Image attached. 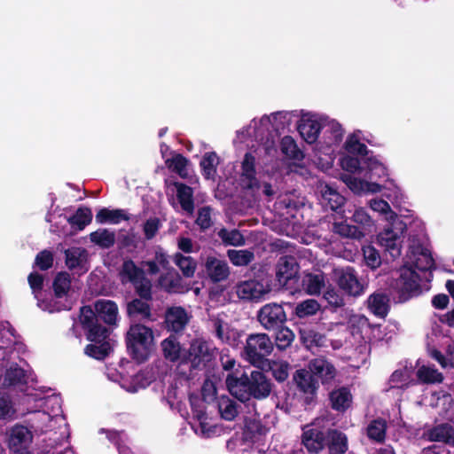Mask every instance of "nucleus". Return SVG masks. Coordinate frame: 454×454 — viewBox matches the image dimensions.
Instances as JSON below:
<instances>
[{
    "label": "nucleus",
    "mask_w": 454,
    "mask_h": 454,
    "mask_svg": "<svg viewBox=\"0 0 454 454\" xmlns=\"http://www.w3.org/2000/svg\"><path fill=\"white\" fill-rule=\"evenodd\" d=\"M27 412L34 413L30 427L35 435H47L43 440L46 448L57 449L69 438L68 425L61 414V400L58 395L44 396L39 390H33L24 396Z\"/></svg>",
    "instance_id": "obj_1"
},
{
    "label": "nucleus",
    "mask_w": 454,
    "mask_h": 454,
    "mask_svg": "<svg viewBox=\"0 0 454 454\" xmlns=\"http://www.w3.org/2000/svg\"><path fill=\"white\" fill-rule=\"evenodd\" d=\"M433 266L434 260L427 248L415 242L409 246L405 262L399 270L398 277L390 284L399 295L400 301H405L419 293L420 283L428 279V271Z\"/></svg>",
    "instance_id": "obj_2"
},
{
    "label": "nucleus",
    "mask_w": 454,
    "mask_h": 454,
    "mask_svg": "<svg viewBox=\"0 0 454 454\" xmlns=\"http://www.w3.org/2000/svg\"><path fill=\"white\" fill-rule=\"evenodd\" d=\"M299 111H278L263 115L260 119H253L248 127L242 131L259 143L260 148L268 155L275 151V138L281 130L288 127L294 118L299 116Z\"/></svg>",
    "instance_id": "obj_3"
},
{
    "label": "nucleus",
    "mask_w": 454,
    "mask_h": 454,
    "mask_svg": "<svg viewBox=\"0 0 454 454\" xmlns=\"http://www.w3.org/2000/svg\"><path fill=\"white\" fill-rule=\"evenodd\" d=\"M368 207L377 213L389 226H387L378 236L380 245L393 258L401 255L403 233L406 223L392 210L387 201L380 198H373L368 200Z\"/></svg>",
    "instance_id": "obj_4"
},
{
    "label": "nucleus",
    "mask_w": 454,
    "mask_h": 454,
    "mask_svg": "<svg viewBox=\"0 0 454 454\" xmlns=\"http://www.w3.org/2000/svg\"><path fill=\"white\" fill-rule=\"evenodd\" d=\"M226 386L229 392L242 402L250 396L256 399L265 398L271 390L270 380L260 371H253L249 377L238 378L233 374H228Z\"/></svg>",
    "instance_id": "obj_5"
},
{
    "label": "nucleus",
    "mask_w": 454,
    "mask_h": 454,
    "mask_svg": "<svg viewBox=\"0 0 454 454\" xmlns=\"http://www.w3.org/2000/svg\"><path fill=\"white\" fill-rule=\"evenodd\" d=\"M322 130L323 135L315 146V153L319 156V160H324L321 168L326 169L333 164L342 142L344 129L336 120L326 116Z\"/></svg>",
    "instance_id": "obj_6"
},
{
    "label": "nucleus",
    "mask_w": 454,
    "mask_h": 454,
    "mask_svg": "<svg viewBox=\"0 0 454 454\" xmlns=\"http://www.w3.org/2000/svg\"><path fill=\"white\" fill-rule=\"evenodd\" d=\"M127 347L136 361H145L154 349L152 329L143 325H132L127 333Z\"/></svg>",
    "instance_id": "obj_7"
},
{
    "label": "nucleus",
    "mask_w": 454,
    "mask_h": 454,
    "mask_svg": "<svg viewBox=\"0 0 454 454\" xmlns=\"http://www.w3.org/2000/svg\"><path fill=\"white\" fill-rule=\"evenodd\" d=\"M273 350V343L266 333L250 334L244 348V357L252 364H260Z\"/></svg>",
    "instance_id": "obj_8"
},
{
    "label": "nucleus",
    "mask_w": 454,
    "mask_h": 454,
    "mask_svg": "<svg viewBox=\"0 0 454 454\" xmlns=\"http://www.w3.org/2000/svg\"><path fill=\"white\" fill-rule=\"evenodd\" d=\"M120 278L123 284L131 283L142 298L149 299L151 297V283L145 278L144 270L137 267L133 261L123 262L120 270Z\"/></svg>",
    "instance_id": "obj_9"
},
{
    "label": "nucleus",
    "mask_w": 454,
    "mask_h": 454,
    "mask_svg": "<svg viewBox=\"0 0 454 454\" xmlns=\"http://www.w3.org/2000/svg\"><path fill=\"white\" fill-rule=\"evenodd\" d=\"M189 401L193 417L198 422L192 425L195 434L204 438H211L217 435L220 433V429L216 425L212 424L207 417L205 400L192 395L189 397Z\"/></svg>",
    "instance_id": "obj_10"
},
{
    "label": "nucleus",
    "mask_w": 454,
    "mask_h": 454,
    "mask_svg": "<svg viewBox=\"0 0 454 454\" xmlns=\"http://www.w3.org/2000/svg\"><path fill=\"white\" fill-rule=\"evenodd\" d=\"M298 117H300V120L297 124V130L301 138L308 144L316 143L326 120V115L301 110Z\"/></svg>",
    "instance_id": "obj_11"
},
{
    "label": "nucleus",
    "mask_w": 454,
    "mask_h": 454,
    "mask_svg": "<svg viewBox=\"0 0 454 454\" xmlns=\"http://www.w3.org/2000/svg\"><path fill=\"white\" fill-rule=\"evenodd\" d=\"M215 355V348L212 344L197 339L191 343L188 353L184 355V360L190 362L193 368L204 369L211 365Z\"/></svg>",
    "instance_id": "obj_12"
},
{
    "label": "nucleus",
    "mask_w": 454,
    "mask_h": 454,
    "mask_svg": "<svg viewBox=\"0 0 454 454\" xmlns=\"http://www.w3.org/2000/svg\"><path fill=\"white\" fill-rule=\"evenodd\" d=\"M447 335L443 333L442 329V325L435 324L432 327V334L427 335V350L429 355L435 359L443 368L447 367H454V348H449L447 351V356H444L441 354V352L436 348L437 346L441 344L447 343V340L444 341V339Z\"/></svg>",
    "instance_id": "obj_13"
},
{
    "label": "nucleus",
    "mask_w": 454,
    "mask_h": 454,
    "mask_svg": "<svg viewBox=\"0 0 454 454\" xmlns=\"http://www.w3.org/2000/svg\"><path fill=\"white\" fill-rule=\"evenodd\" d=\"M323 419H316L302 427L301 443L310 454H318L325 446Z\"/></svg>",
    "instance_id": "obj_14"
},
{
    "label": "nucleus",
    "mask_w": 454,
    "mask_h": 454,
    "mask_svg": "<svg viewBox=\"0 0 454 454\" xmlns=\"http://www.w3.org/2000/svg\"><path fill=\"white\" fill-rule=\"evenodd\" d=\"M270 291V284L266 279L246 280L236 286L238 297L249 301H261Z\"/></svg>",
    "instance_id": "obj_15"
},
{
    "label": "nucleus",
    "mask_w": 454,
    "mask_h": 454,
    "mask_svg": "<svg viewBox=\"0 0 454 454\" xmlns=\"http://www.w3.org/2000/svg\"><path fill=\"white\" fill-rule=\"evenodd\" d=\"M333 277L340 288L352 296H359L364 292V284L358 279L351 267H340L333 270Z\"/></svg>",
    "instance_id": "obj_16"
},
{
    "label": "nucleus",
    "mask_w": 454,
    "mask_h": 454,
    "mask_svg": "<svg viewBox=\"0 0 454 454\" xmlns=\"http://www.w3.org/2000/svg\"><path fill=\"white\" fill-rule=\"evenodd\" d=\"M79 320L87 331V339L90 341L103 340L108 336V330L97 324L95 311L90 306L81 309Z\"/></svg>",
    "instance_id": "obj_17"
},
{
    "label": "nucleus",
    "mask_w": 454,
    "mask_h": 454,
    "mask_svg": "<svg viewBox=\"0 0 454 454\" xmlns=\"http://www.w3.org/2000/svg\"><path fill=\"white\" fill-rule=\"evenodd\" d=\"M258 320L265 329L271 330L281 325L286 320V315L281 305L268 303L259 310Z\"/></svg>",
    "instance_id": "obj_18"
},
{
    "label": "nucleus",
    "mask_w": 454,
    "mask_h": 454,
    "mask_svg": "<svg viewBox=\"0 0 454 454\" xmlns=\"http://www.w3.org/2000/svg\"><path fill=\"white\" fill-rule=\"evenodd\" d=\"M255 157L252 153H247L241 162L240 183L243 188L251 190L255 193L260 189L259 182L255 176Z\"/></svg>",
    "instance_id": "obj_19"
},
{
    "label": "nucleus",
    "mask_w": 454,
    "mask_h": 454,
    "mask_svg": "<svg viewBox=\"0 0 454 454\" xmlns=\"http://www.w3.org/2000/svg\"><path fill=\"white\" fill-rule=\"evenodd\" d=\"M308 367L309 372L321 380L322 384L331 383L337 374L334 365L325 357L310 360Z\"/></svg>",
    "instance_id": "obj_20"
},
{
    "label": "nucleus",
    "mask_w": 454,
    "mask_h": 454,
    "mask_svg": "<svg viewBox=\"0 0 454 454\" xmlns=\"http://www.w3.org/2000/svg\"><path fill=\"white\" fill-rule=\"evenodd\" d=\"M317 192L319 195V200L323 207H329L335 211L345 202V199L335 188L325 182H319L317 186Z\"/></svg>",
    "instance_id": "obj_21"
},
{
    "label": "nucleus",
    "mask_w": 454,
    "mask_h": 454,
    "mask_svg": "<svg viewBox=\"0 0 454 454\" xmlns=\"http://www.w3.org/2000/svg\"><path fill=\"white\" fill-rule=\"evenodd\" d=\"M43 278L42 275L38 273H31L28 277V283L35 294V297L38 300V306L43 309L49 311L50 313L58 312L60 310L70 309V303L66 301L65 303L57 304L51 303V301H41L38 296L43 286Z\"/></svg>",
    "instance_id": "obj_22"
},
{
    "label": "nucleus",
    "mask_w": 454,
    "mask_h": 454,
    "mask_svg": "<svg viewBox=\"0 0 454 454\" xmlns=\"http://www.w3.org/2000/svg\"><path fill=\"white\" fill-rule=\"evenodd\" d=\"M33 434V432L24 426H14L9 433L8 443L10 449L14 452L26 450L32 442Z\"/></svg>",
    "instance_id": "obj_23"
},
{
    "label": "nucleus",
    "mask_w": 454,
    "mask_h": 454,
    "mask_svg": "<svg viewBox=\"0 0 454 454\" xmlns=\"http://www.w3.org/2000/svg\"><path fill=\"white\" fill-rule=\"evenodd\" d=\"M342 180L347 186L356 194L379 193L382 186L375 182L360 179L350 175H343Z\"/></svg>",
    "instance_id": "obj_24"
},
{
    "label": "nucleus",
    "mask_w": 454,
    "mask_h": 454,
    "mask_svg": "<svg viewBox=\"0 0 454 454\" xmlns=\"http://www.w3.org/2000/svg\"><path fill=\"white\" fill-rule=\"evenodd\" d=\"M414 382V368L411 363H406L403 367L396 369L390 376L388 382L390 387L387 391L407 387Z\"/></svg>",
    "instance_id": "obj_25"
},
{
    "label": "nucleus",
    "mask_w": 454,
    "mask_h": 454,
    "mask_svg": "<svg viewBox=\"0 0 454 454\" xmlns=\"http://www.w3.org/2000/svg\"><path fill=\"white\" fill-rule=\"evenodd\" d=\"M205 269L207 277L213 282H220L226 279L230 274L229 266L223 260L214 256L207 258Z\"/></svg>",
    "instance_id": "obj_26"
},
{
    "label": "nucleus",
    "mask_w": 454,
    "mask_h": 454,
    "mask_svg": "<svg viewBox=\"0 0 454 454\" xmlns=\"http://www.w3.org/2000/svg\"><path fill=\"white\" fill-rule=\"evenodd\" d=\"M298 271V265L294 257H281L277 264L276 277L281 286H286Z\"/></svg>",
    "instance_id": "obj_27"
},
{
    "label": "nucleus",
    "mask_w": 454,
    "mask_h": 454,
    "mask_svg": "<svg viewBox=\"0 0 454 454\" xmlns=\"http://www.w3.org/2000/svg\"><path fill=\"white\" fill-rule=\"evenodd\" d=\"M88 254L84 248L72 247L66 251V263L70 270H77L79 273L88 270Z\"/></svg>",
    "instance_id": "obj_28"
},
{
    "label": "nucleus",
    "mask_w": 454,
    "mask_h": 454,
    "mask_svg": "<svg viewBox=\"0 0 454 454\" xmlns=\"http://www.w3.org/2000/svg\"><path fill=\"white\" fill-rule=\"evenodd\" d=\"M95 311L106 324L115 325L118 320V307L110 300H98L95 302Z\"/></svg>",
    "instance_id": "obj_29"
},
{
    "label": "nucleus",
    "mask_w": 454,
    "mask_h": 454,
    "mask_svg": "<svg viewBox=\"0 0 454 454\" xmlns=\"http://www.w3.org/2000/svg\"><path fill=\"white\" fill-rule=\"evenodd\" d=\"M189 321L186 311L181 307L170 308L166 314V324L173 332L182 331Z\"/></svg>",
    "instance_id": "obj_30"
},
{
    "label": "nucleus",
    "mask_w": 454,
    "mask_h": 454,
    "mask_svg": "<svg viewBox=\"0 0 454 454\" xmlns=\"http://www.w3.org/2000/svg\"><path fill=\"white\" fill-rule=\"evenodd\" d=\"M294 380L297 387L304 394L313 395L318 387V383L314 379L312 373L304 369L295 372Z\"/></svg>",
    "instance_id": "obj_31"
},
{
    "label": "nucleus",
    "mask_w": 454,
    "mask_h": 454,
    "mask_svg": "<svg viewBox=\"0 0 454 454\" xmlns=\"http://www.w3.org/2000/svg\"><path fill=\"white\" fill-rule=\"evenodd\" d=\"M217 337L224 343L236 347L240 342V333L231 327L227 323L216 320L215 322Z\"/></svg>",
    "instance_id": "obj_32"
},
{
    "label": "nucleus",
    "mask_w": 454,
    "mask_h": 454,
    "mask_svg": "<svg viewBox=\"0 0 454 454\" xmlns=\"http://www.w3.org/2000/svg\"><path fill=\"white\" fill-rule=\"evenodd\" d=\"M329 454H344L348 450L347 435L338 430H330L327 433V442Z\"/></svg>",
    "instance_id": "obj_33"
},
{
    "label": "nucleus",
    "mask_w": 454,
    "mask_h": 454,
    "mask_svg": "<svg viewBox=\"0 0 454 454\" xmlns=\"http://www.w3.org/2000/svg\"><path fill=\"white\" fill-rule=\"evenodd\" d=\"M428 440L454 444V428L449 424H440L427 432Z\"/></svg>",
    "instance_id": "obj_34"
},
{
    "label": "nucleus",
    "mask_w": 454,
    "mask_h": 454,
    "mask_svg": "<svg viewBox=\"0 0 454 454\" xmlns=\"http://www.w3.org/2000/svg\"><path fill=\"white\" fill-rule=\"evenodd\" d=\"M70 284H71V280H70V277L67 273L60 272L57 275V277L54 279V283H53L55 296H56V299H58V300H61L63 298H65V299H64V301H51L52 304H54V303L61 304V303H65L67 301V302L70 303V306L72 305L71 301H68L67 298V293L70 289Z\"/></svg>",
    "instance_id": "obj_35"
},
{
    "label": "nucleus",
    "mask_w": 454,
    "mask_h": 454,
    "mask_svg": "<svg viewBox=\"0 0 454 454\" xmlns=\"http://www.w3.org/2000/svg\"><path fill=\"white\" fill-rule=\"evenodd\" d=\"M129 220V215L123 209L101 208L96 215V221L98 223L118 224L122 221Z\"/></svg>",
    "instance_id": "obj_36"
},
{
    "label": "nucleus",
    "mask_w": 454,
    "mask_h": 454,
    "mask_svg": "<svg viewBox=\"0 0 454 454\" xmlns=\"http://www.w3.org/2000/svg\"><path fill=\"white\" fill-rule=\"evenodd\" d=\"M175 186L176 188V197L181 208L189 215H192L194 205L192 188L181 183H175Z\"/></svg>",
    "instance_id": "obj_37"
},
{
    "label": "nucleus",
    "mask_w": 454,
    "mask_h": 454,
    "mask_svg": "<svg viewBox=\"0 0 454 454\" xmlns=\"http://www.w3.org/2000/svg\"><path fill=\"white\" fill-rule=\"evenodd\" d=\"M161 348L166 359L171 362L184 360L185 354H184V352L182 351L180 343L176 340L175 337L170 336L165 339L161 342Z\"/></svg>",
    "instance_id": "obj_38"
},
{
    "label": "nucleus",
    "mask_w": 454,
    "mask_h": 454,
    "mask_svg": "<svg viewBox=\"0 0 454 454\" xmlns=\"http://www.w3.org/2000/svg\"><path fill=\"white\" fill-rule=\"evenodd\" d=\"M363 135L360 130H356L347 137L344 143L345 150L351 154L366 157V145L362 142Z\"/></svg>",
    "instance_id": "obj_39"
},
{
    "label": "nucleus",
    "mask_w": 454,
    "mask_h": 454,
    "mask_svg": "<svg viewBox=\"0 0 454 454\" xmlns=\"http://www.w3.org/2000/svg\"><path fill=\"white\" fill-rule=\"evenodd\" d=\"M330 400L334 410L343 411L350 406L352 395L347 387H340L331 393Z\"/></svg>",
    "instance_id": "obj_40"
},
{
    "label": "nucleus",
    "mask_w": 454,
    "mask_h": 454,
    "mask_svg": "<svg viewBox=\"0 0 454 454\" xmlns=\"http://www.w3.org/2000/svg\"><path fill=\"white\" fill-rule=\"evenodd\" d=\"M168 168L176 173L180 177L186 178L189 176V161L180 153H174L171 158L165 160Z\"/></svg>",
    "instance_id": "obj_41"
},
{
    "label": "nucleus",
    "mask_w": 454,
    "mask_h": 454,
    "mask_svg": "<svg viewBox=\"0 0 454 454\" xmlns=\"http://www.w3.org/2000/svg\"><path fill=\"white\" fill-rule=\"evenodd\" d=\"M325 285V276L321 272L309 273L302 278V286L310 295L319 294Z\"/></svg>",
    "instance_id": "obj_42"
},
{
    "label": "nucleus",
    "mask_w": 454,
    "mask_h": 454,
    "mask_svg": "<svg viewBox=\"0 0 454 454\" xmlns=\"http://www.w3.org/2000/svg\"><path fill=\"white\" fill-rule=\"evenodd\" d=\"M107 338L108 336L103 340L94 341V344L87 345L84 349L85 354L98 360L104 359L112 348L110 340Z\"/></svg>",
    "instance_id": "obj_43"
},
{
    "label": "nucleus",
    "mask_w": 454,
    "mask_h": 454,
    "mask_svg": "<svg viewBox=\"0 0 454 454\" xmlns=\"http://www.w3.org/2000/svg\"><path fill=\"white\" fill-rule=\"evenodd\" d=\"M218 164L219 158L215 153L210 152L205 153L200 160V168L203 176L208 180L215 179Z\"/></svg>",
    "instance_id": "obj_44"
},
{
    "label": "nucleus",
    "mask_w": 454,
    "mask_h": 454,
    "mask_svg": "<svg viewBox=\"0 0 454 454\" xmlns=\"http://www.w3.org/2000/svg\"><path fill=\"white\" fill-rule=\"evenodd\" d=\"M368 308L376 316L384 317L388 310V299L381 294H375L368 298Z\"/></svg>",
    "instance_id": "obj_45"
},
{
    "label": "nucleus",
    "mask_w": 454,
    "mask_h": 454,
    "mask_svg": "<svg viewBox=\"0 0 454 454\" xmlns=\"http://www.w3.org/2000/svg\"><path fill=\"white\" fill-rule=\"evenodd\" d=\"M387 423L384 419H378L371 421L366 427V434L370 440L375 442H382L386 437Z\"/></svg>",
    "instance_id": "obj_46"
},
{
    "label": "nucleus",
    "mask_w": 454,
    "mask_h": 454,
    "mask_svg": "<svg viewBox=\"0 0 454 454\" xmlns=\"http://www.w3.org/2000/svg\"><path fill=\"white\" fill-rule=\"evenodd\" d=\"M218 411L225 420H232L239 413L237 403L228 396H221L218 400Z\"/></svg>",
    "instance_id": "obj_47"
},
{
    "label": "nucleus",
    "mask_w": 454,
    "mask_h": 454,
    "mask_svg": "<svg viewBox=\"0 0 454 454\" xmlns=\"http://www.w3.org/2000/svg\"><path fill=\"white\" fill-rule=\"evenodd\" d=\"M91 242L103 248H109L115 242V232L107 229H98L90 235Z\"/></svg>",
    "instance_id": "obj_48"
},
{
    "label": "nucleus",
    "mask_w": 454,
    "mask_h": 454,
    "mask_svg": "<svg viewBox=\"0 0 454 454\" xmlns=\"http://www.w3.org/2000/svg\"><path fill=\"white\" fill-rule=\"evenodd\" d=\"M363 162L365 164L364 176L368 179L372 180L375 177L380 178L387 176L386 168L376 158L367 157Z\"/></svg>",
    "instance_id": "obj_49"
},
{
    "label": "nucleus",
    "mask_w": 454,
    "mask_h": 454,
    "mask_svg": "<svg viewBox=\"0 0 454 454\" xmlns=\"http://www.w3.org/2000/svg\"><path fill=\"white\" fill-rule=\"evenodd\" d=\"M333 232L345 237L356 239H360L364 237V232L358 227L348 223L346 221L341 223H335L333 227Z\"/></svg>",
    "instance_id": "obj_50"
},
{
    "label": "nucleus",
    "mask_w": 454,
    "mask_h": 454,
    "mask_svg": "<svg viewBox=\"0 0 454 454\" xmlns=\"http://www.w3.org/2000/svg\"><path fill=\"white\" fill-rule=\"evenodd\" d=\"M367 157L359 156H344L340 160L341 168L349 172V173H358L363 174L365 170V164H364V160H366Z\"/></svg>",
    "instance_id": "obj_51"
},
{
    "label": "nucleus",
    "mask_w": 454,
    "mask_h": 454,
    "mask_svg": "<svg viewBox=\"0 0 454 454\" xmlns=\"http://www.w3.org/2000/svg\"><path fill=\"white\" fill-rule=\"evenodd\" d=\"M100 433H106L107 438L117 446L119 454H134L130 447L126 443L127 438L122 432L106 431L101 429Z\"/></svg>",
    "instance_id": "obj_52"
},
{
    "label": "nucleus",
    "mask_w": 454,
    "mask_h": 454,
    "mask_svg": "<svg viewBox=\"0 0 454 454\" xmlns=\"http://www.w3.org/2000/svg\"><path fill=\"white\" fill-rule=\"evenodd\" d=\"M280 148L282 153L289 159L301 160L303 155L299 150L296 142L290 136H285L280 142Z\"/></svg>",
    "instance_id": "obj_53"
},
{
    "label": "nucleus",
    "mask_w": 454,
    "mask_h": 454,
    "mask_svg": "<svg viewBox=\"0 0 454 454\" xmlns=\"http://www.w3.org/2000/svg\"><path fill=\"white\" fill-rule=\"evenodd\" d=\"M418 379L424 383H440L442 381V375L436 369L423 365L417 371Z\"/></svg>",
    "instance_id": "obj_54"
},
{
    "label": "nucleus",
    "mask_w": 454,
    "mask_h": 454,
    "mask_svg": "<svg viewBox=\"0 0 454 454\" xmlns=\"http://www.w3.org/2000/svg\"><path fill=\"white\" fill-rule=\"evenodd\" d=\"M227 254L231 263L239 267L247 266L254 259V253L249 250L231 249L228 250Z\"/></svg>",
    "instance_id": "obj_55"
},
{
    "label": "nucleus",
    "mask_w": 454,
    "mask_h": 454,
    "mask_svg": "<svg viewBox=\"0 0 454 454\" xmlns=\"http://www.w3.org/2000/svg\"><path fill=\"white\" fill-rule=\"evenodd\" d=\"M92 220L91 210L88 207H80L76 213L67 219L68 223L73 226H77L79 230H82Z\"/></svg>",
    "instance_id": "obj_56"
},
{
    "label": "nucleus",
    "mask_w": 454,
    "mask_h": 454,
    "mask_svg": "<svg viewBox=\"0 0 454 454\" xmlns=\"http://www.w3.org/2000/svg\"><path fill=\"white\" fill-rule=\"evenodd\" d=\"M218 236L225 245L239 247L245 244L244 237L238 230L229 231L223 228L218 231Z\"/></svg>",
    "instance_id": "obj_57"
},
{
    "label": "nucleus",
    "mask_w": 454,
    "mask_h": 454,
    "mask_svg": "<svg viewBox=\"0 0 454 454\" xmlns=\"http://www.w3.org/2000/svg\"><path fill=\"white\" fill-rule=\"evenodd\" d=\"M175 262L185 277L190 278L193 276L197 263L191 256L176 254L175 255Z\"/></svg>",
    "instance_id": "obj_58"
},
{
    "label": "nucleus",
    "mask_w": 454,
    "mask_h": 454,
    "mask_svg": "<svg viewBox=\"0 0 454 454\" xmlns=\"http://www.w3.org/2000/svg\"><path fill=\"white\" fill-rule=\"evenodd\" d=\"M320 309L319 303L314 299H308L300 302L295 307V314L297 317L302 318L315 315Z\"/></svg>",
    "instance_id": "obj_59"
},
{
    "label": "nucleus",
    "mask_w": 454,
    "mask_h": 454,
    "mask_svg": "<svg viewBox=\"0 0 454 454\" xmlns=\"http://www.w3.org/2000/svg\"><path fill=\"white\" fill-rule=\"evenodd\" d=\"M180 277L175 271H168L159 279L160 286L168 292H178Z\"/></svg>",
    "instance_id": "obj_60"
},
{
    "label": "nucleus",
    "mask_w": 454,
    "mask_h": 454,
    "mask_svg": "<svg viewBox=\"0 0 454 454\" xmlns=\"http://www.w3.org/2000/svg\"><path fill=\"white\" fill-rule=\"evenodd\" d=\"M16 409L9 395L0 394V419L11 420L14 419Z\"/></svg>",
    "instance_id": "obj_61"
},
{
    "label": "nucleus",
    "mask_w": 454,
    "mask_h": 454,
    "mask_svg": "<svg viewBox=\"0 0 454 454\" xmlns=\"http://www.w3.org/2000/svg\"><path fill=\"white\" fill-rule=\"evenodd\" d=\"M269 366L274 378L278 381H284L288 377L289 364L287 362L280 360H271Z\"/></svg>",
    "instance_id": "obj_62"
},
{
    "label": "nucleus",
    "mask_w": 454,
    "mask_h": 454,
    "mask_svg": "<svg viewBox=\"0 0 454 454\" xmlns=\"http://www.w3.org/2000/svg\"><path fill=\"white\" fill-rule=\"evenodd\" d=\"M145 266L150 273L155 274L161 270H168V260L164 253L157 252L154 260L146 262Z\"/></svg>",
    "instance_id": "obj_63"
},
{
    "label": "nucleus",
    "mask_w": 454,
    "mask_h": 454,
    "mask_svg": "<svg viewBox=\"0 0 454 454\" xmlns=\"http://www.w3.org/2000/svg\"><path fill=\"white\" fill-rule=\"evenodd\" d=\"M294 340V333L287 327L280 328L276 333V346L280 350L287 348Z\"/></svg>",
    "instance_id": "obj_64"
}]
</instances>
